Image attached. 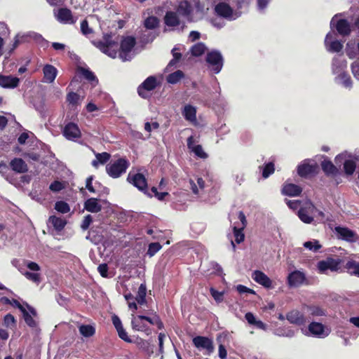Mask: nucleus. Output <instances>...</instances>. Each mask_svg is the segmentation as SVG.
Listing matches in <instances>:
<instances>
[{
    "label": "nucleus",
    "mask_w": 359,
    "mask_h": 359,
    "mask_svg": "<svg viewBox=\"0 0 359 359\" xmlns=\"http://www.w3.org/2000/svg\"><path fill=\"white\" fill-rule=\"evenodd\" d=\"M27 267L33 272L26 271L23 273V275L28 280L39 284L41 282L40 273H37L41 269L39 265L34 262H28L27 263Z\"/></svg>",
    "instance_id": "f8f14e48"
},
{
    "label": "nucleus",
    "mask_w": 359,
    "mask_h": 359,
    "mask_svg": "<svg viewBox=\"0 0 359 359\" xmlns=\"http://www.w3.org/2000/svg\"><path fill=\"white\" fill-rule=\"evenodd\" d=\"M317 208L310 201H305L300 207L298 211V217L302 222L306 224H311L313 222L316 217Z\"/></svg>",
    "instance_id": "39448f33"
},
{
    "label": "nucleus",
    "mask_w": 359,
    "mask_h": 359,
    "mask_svg": "<svg viewBox=\"0 0 359 359\" xmlns=\"http://www.w3.org/2000/svg\"><path fill=\"white\" fill-rule=\"evenodd\" d=\"M118 337L126 342H132L130 338L128 337L127 332L125 330L123 327L118 328L116 330Z\"/></svg>",
    "instance_id": "4d7b16f0"
},
{
    "label": "nucleus",
    "mask_w": 359,
    "mask_h": 359,
    "mask_svg": "<svg viewBox=\"0 0 359 359\" xmlns=\"http://www.w3.org/2000/svg\"><path fill=\"white\" fill-rule=\"evenodd\" d=\"M318 165L316 163L309 164L305 161L304 163L298 166L297 172L301 177H306L309 175L314 174L317 172Z\"/></svg>",
    "instance_id": "4be33fe9"
},
{
    "label": "nucleus",
    "mask_w": 359,
    "mask_h": 359,
    "mask_svg": "<svg viewBox=\"0 0 359 359\" xmlns=\"http://www.w3.org/2000/svg\"><path fill=\"white\" fill-rule=\"evenodd\" d=\"M194 346L199 349H205L208 353L213 351L214 347L212 341L208 337H196L193 339Z\"/></svg>",
    "instance_id": "dca6fc26"
},
{
    "label": "nucleus",
    "mask_w": 359,
    "mask_h": 359,
    "mask_svg": "<svg viewBox=\"0 0 359 359\" xmlns=\"http://www.w3.org/2000/svg\"><path fill=\"white\" fill-rule=\"evenodd\" d=\"M147 287L145 284H141L138 288L137 294L135 297L137 303L140 305L146 303Z\"/></svg>",
    "instance_id": "c9c22d12"
},
{
    "label": "nucleus",
    "mask_w": 359,
    "mask_h": 359,
    "mask_svg": "<svg viewBox=\"0 0 359 359\" xmlns=\"http://www.w3.org/2000/svg\"><path fill=\"white\" fill-rule=\"evenodd\" d=\"M62 134L67 140L72 141H76L81 136V130L77 124L72 122L65 126Z\"/></svg>",
    "instance_id": "9d476101"
},
{
    "label": "nucleus",
    "mask_w": 359,
    "mask_h": 359,
    "mask_svg": "<svg viewBox=\"0 0 359 359\" xmlns=\"http://www.w3.org/2000/svg\"><path fill=\"white\" fill-rule=\"evenodd\" d=\"M96 46L104 54L111 58H116L118 52V43L111 40V34H104L103 41L96 43Z\"/></svg>",
    "instance_id": "f03ea898"
},
{
    "label": "nucleus",
    "mask_w": 359,
    "mask_h": 359,
    "mask_svg": "<svg viewBox=\"0 0 359 359\" xmlns=\"http://www.w3.org/2000/svg\"><path fill=\"white\" fill-rule=\"evenodd\" d=\"M135 343L139 348L144 351H147L148 349L149 343L146 340L142 339H137Z\"/></svg>",
    "instance_id": "0e129e2a"
},
{
    "label": "nucleus",
    "mask_w": 359,
    "mask_h": 359,
    "mask_svg": "<svg viewBox=\"0 0 359 359\" xmlns=\"http://www.w3.org/2000/svg\"><path fill=\"white\" fill-rule=\"evenodd\" d=\"M302 332L306 336H313L318 338H325L327 337L330 330L320 323L312 322L309 325L308 330L302 327Z\"/></svg>",
    "instance_id": "20e7f679"
},
{
    "label": "nucleus",
    "mask_w": 359,
    "mask_h": 359,
    "mask_svg": "<svg viewBox=\"0 0 359 359\" xmlns=\"http://www.w3.org/2000/svg\"><path fill=\"white\" fill-rule=\"evenodd\" d=\"M67 100L69 102V104L76 105L81 102V97L76 93L71 91L68 93L67 96Z\"/></svg>",
    "instance_id": "09e8293b"
},
{
    "label": "nucleus",
    "mask_w": 359,
    "mask_h": 359,
    "mask_svg": "<svg viewBox=\"0 0 359 359\" xmlns=\"http://www.w3.org/2000/svg\"><path fill=\"white\" fill-rule=\"evenodd\" d=\"M26 309H24V311H22L23 318L26 323V324L32 327L36 328L38 326L37 321L36 318L37 317V312L34 308L25 303Z\"/></svg>",
    "instance_id": "1a4fd4ad"
},
{
    "label": "nucleus",
    "mask_w": 359,
    "mask_h": 359,
    "mask_svg": "<svg viewBox=\"0 0 359 359\" xmlns=\"http://www.w3.org/2000/svg\"><path fill=\"white\" fill-rule=\"evenodd\" d=\"M245 318L250 325H255L256 327L262 330H266L267 329L266 325L262 321L257 320L252 313L248 312L245 313Z\"/></svg>",
    "instance_id": "2f4dec72"
},
{
    "label": "nucleus",
    "mask_w": 359,
    "mask_h": 359,
    "mask_svg": "<svg viewBox=\"0 0 359 359\" xmlns=\"http://www.w3.org/2000/svg\"><path fill=\"white\" fill-rule=\"evenodd\" d=\"M205 61L214 74H218L224 65V58L222 53L217 50L208 52L205 57Z\"/></svg>",
    "instance_id": "7ed1b4c3"
},
{
    "label": "nucleus",
    "mask_w": 359,
    "mask_h": 359,
    "mask_svg": "<svg viewBox=\"0 0 359 359\" xmlns=\"http://www.w3.org/2000/svg\"><path fill=\"white\" fill-rule=\"evenodd\" d=\"M274 172V165L272 163H269L265 165L263 170L262 176L264 178L268 177L271 174Z\"/></svg>",
    "instance_id": "6e6d98bb"
},
{
    "label": "nucleus",
    "mask_w": 359,
    "mask_h": 359,
    "mask_svg": "<svg viewBox=\"0 0 359 359\" xmlns=\"http://www.w3.org/2000/svg\"><path fill=\"white\" fill-rule=\"evenodd\" d=\"M351 69L355 78L359 80V61H355L352 64Z\"/></svg>",
    "instance_id": "69168bd1"
},
{
    "label": "nucleus",
    "mask_w": 359,
    "mask_h": 359,
    "mask_svg": "<svg viewBox=\"0 0 359 359\" xmlns=\"http://www.w3.org/2000/svg\"><path fill=\"white\" fill-rule=\"evenodd\" d=\"M233 229L236 242L237 243H241L244 241L245 238V235L243 233V230L244 229L233 226Z\"/></svg>",
    "instance_id": "603ef678"
},
{
    "label": "nucleus",
    "mask_w": 359,
    "mask_h": 359,
    "mask_svg": "<svg viewBox=\"0 0 359 359\" xmlns=\"http://www.w3.org/2000/svg\"><path fill=\"white\" fill-rule=\"evenodd\" d=\"M128 181L136 187L139 190L147 193V183L145 177L141 173L133 175L130 172L127 178Z\"/></svg>",
    "instance_id": "9b49d317"
},
{
    "label": "nucleus",
    "mask_w": 359,
    "mask_h": 359,
    "mask_svg": "<svg viewBox=\"0 0 359 359\" xmlns=\"http://www.w3.org/2000/svg\"><path fill=\"white\" fill-rule=\"evenodd\" d=\"M210 291L211 295L212 296V297L217 302L219 303L223 301V297H224L223 292H219L212 287L210 288Z\"/></svg>",
    "instance_id": "5fc2aeb1"
},
{
    "label": "nucleus",
    "mask_w": 359,
    "mask_h": 359,
    "mask_svg": "<svg viewBox=\"0 0 359 359\" xmlns=\"http://www.w3.org/2000/svg\"><path fill=\"white\" fill-rule=\"evenodd\" d=\"M215 11L219 16L224 18H231L233 11L232 8L225 2H220L215 7Z\"/></svg>",
    "instance_id": "412c9836"
},
{
    "label": "nucleus",
    "mask_w": 359,
    "mask_h": 359,
    "mask_svg": "<svg viewBox=\"0 0 359 359\" xmlns=\"http://www.w3.org/2000/svg\"><path fill=\"white\" fill-rule=\"evenodd\" d=\"M323 172L328 176H335L339 173V169L328 160H324L321 163Z\"/></svg>",
    "instance_id": "7c9ffc66"
},
{
    "label": "nucleus",
    "mask_w": 359,
    "mask_h": 359,
    "mask_svg": "<svg viewBox=\"0 0 359 359\" xmlns=\"http://www.w3.org/2000/svg\"><path fill=\"white\" fill-rule=\"evenodd\" d=\"M76 72L77 75L83 81V85L87 83L90 88H94L98 85L99 80L97 77L89 68L78 67Z\"/></svg>",
    "instance_id": "423d86ee"
},
{
    "label": "nucleus",
    "mask_w": 359,
    "mask_h": 359,
    "mask_svg": "<svg viewBox=\"0 0 359 359\" xmlns=\"http://www.w3.org/2000/svg\"><path fill=\"white\" fill-rule=\"evenodd\" d=\"M302 191L299 186L291 183L285 184L282 189L283 194L292 197L299 196Z\"/></svg>",
    "instance_id": "cd10ccee"
},
{
    "label": "nucleus",
    "mask_w": 359,
    "mask_h": 359,
    "mask_svg": "<svg viewBox=\"0 0 359 359\" xmlns=\"http://www.w3.org/2000/svg\"><path fill=\"white\" fill-rule=\"evenodd\" d=\"M136 44L135 38L131 36L122 39L120 43L119 57L123 61H126L128 54L131 52Z\"/></svg>",
    "instance_id": "6e6552de"
},
{
    "label": "nucleus",
    "mask_w": 359,
    "mask_h": 359,
    "mask_svg": "<svg viewBox=\"0 0 359 359\" xmlns=\"http://www.w3.org/2000/svg\"><path fill=\"white\" fill-rule=\"evenodd\" d=\"M286 319L290 323L297 325L298 326L305 325L306 323V317L297 310H292L287 313L286 315Z\"/></svg>",
    "instance_id": "f3484780"
},
{
    "label": "nucleus",
    "mask_w": 359,
    "mask_h": 359,
    "mask_svg": "<svg viewBox=\"0 0 359 359\" xmlns=\"http://www.w3.org/2000/svg\"><path fill=\"white\" fill-rule=\"evenodd\" d=\"M184 77V72L182 70H177L175 72H172V73L168 74L166 76V81L168 83L176 84L179 81H180V80L182 79H183Z\"/></svg>",
    "instance_id": "f704fd0d"
},
{
    "label": "nucleus",
    "mask_w": 359,
    "mask_h": 359,
    "mask_svg": "<svg viewBox=\"0 0 359 359\" xmlns=\"http://www.w3.org/2000/svg\"><path fill=\"white\" fill-rule=\"evenodd\" d=\"M55 209L61 213H67L70 210L69 205L64 201H57L55 203Z\"/></svg>",
    "instance_id": "8fccbe9b"
},
{
    "label": "nucleus",
    "mask_w": 359,
    "mask_h": 359,
    "mask_svg": "<svg viewBox=\"0 0 359 359\" xmlns=\"http://www.w3.org/2000/svg\"><path fill=\"white\" fill-rule=\"evenodd\" d=\"M4 325L7 328H15L16 326V320L14 316L10 313L6 315L4 318Z\"/></svg>",
    "instance_id": "de8ad7c7"
},
{
    "label": "nucleus",
    "mask_w": 359,
    "mask_h": 359,
    "mask_svg": "<svg viewBox=\"0 0 359 359\" xmlns=\"http://www.w3.org/2000/svg\"><path fill=\"white\" fill-rule=\"evenodd\" d=\"M19 81L18 77L0 75V86L3 88H15L18 86Z\"/></svg>",
    "instance_id": "bb28decb"
},
{
    "label": "nucleus",
    "mask_w": 359,
    "mask_h": 359,
    "mask_svg": "<svg viewBox=\"0 0 359 359\" xmlns=\"http://www.w3.org/2000/svg\"><path fill=\"white\" fill-rule=\"evenodd\" d=\"M356 168V163L351 159L345 160L344 162V172L347 175L353 174Z\"/></svg>",
    "instance_id": "79ce46f5"
},
{
    "label": "nucleus",
    "mask_w": 359,
    "mask_h": 359,
    "mask_svg": "<svg viewBox=\"0 0 359 359\" xmlns=\"http://www.w3.org/2000/svg\"><path fill=\"white\" fill-rule=\"evenodd\" d=\"M274 334L279 337H292L295 332L290 328L279 327L274 331Z\"/></svg>",
    "instance_id": "37998d69"
},
{
    "label": "nucleus",
    "mask_w": 359,
    "mask_h": 359,
    "mask_svg": "<svg viewBox=\"0 0 359 359\" xmlns=\"http://www.w3.org/2000/svg\"><path fill=\"white\" fill-rule=\"evenodd\" d=\"M199 158H206L208 157L207 154L203 151L201 145L197 144L194 149L192 151Z\"/></svg>",
    "instance_id": "13d9d810"
},
{
    "label": "nucleus",
    "mask_w": 359,
    "mask_h": 359,
    "mask_svg": "<svg viewBox=\"0 0 359 359\" xmlns=\"http://www.w3.org/2000/svg\"><path fill=\"white\" fill-rule=\"evenodd\" d=\"M335 231L341 239L348 242H356L358 239L355 232L346 227L337 226L335 228Z\"/></svg>",
    "instance_id": "2eb2a0df"
},
{
    "label": "nucleus",
    "mask_w": 359,
    "mask_h": 359,
    "mask_svg": "<svg viewBox=\"0 0 359 359\" xmlns=\"http://www.w3.org/2000/svg\"><path fill=\"white\" fill-rule=\"evenodd\" d=\"M12 169L19 173H23L27 171L26 163L21 158H14L11 162Z\"/></svg>",
    "instance_id": "473e14b6"
},
{
    "label": "nucleus",
    "mask_w": 359,
    "mask_h": 359,
    "mask_svg": "<svg viewBox=\"0 0 359 359\" xmlns=\"http://www.w3.org/2000/svg\"><path fill=\"white\" fill-rule=\"evenodd\" d=\"M161 245L158 243H151L149 245L147 254L150 257H153L156 252L161 249Z\"/></svg>",
    "instance_id": "864d4df0"
},
{
    "label": "nucleus",
    "mask_w": 359,
    "mask_h": 359,
    "mask_svg": "<svg viewBox=\"0 0 359 359\" xmlns=\"http://www.w3.org/2000/svg\"><path fill=\"white\" fill-rule=\"evenodd\" d=\"M310 313L315 316H321L324 315V311L319 307H311Z\"/></svg>",
    "instance_id": "774afa93"
},
{
    "label": "nucleus",
    "mask_w": 359,
    "mask_h": 359,
    "mask_svg": "<svg viewBox=\"0 0 359 359\" xmlns=\"http://www.w3.org/2000/svg\"><path fill=\"white\" fill-rule=\"evenodd\" d=\"M65 187L66 184L65 182L56 180L50 184L49 189L53 192H59L64 189Z\"/></svg>",
    "instance_id": "3c124183"
},
{
    "label": "nucleus",
    "mask_w": 359,
    "mask_h": 359,
    "mask_svg": "<svg viewBox=\"0 0 359 359\" xmlns=\"http://www.w3.org/2000/svg\"><path fill=\"white\" fill-rule=\"evenodd\" d=\"M335 28L337 32L343 36H348L351 32V25L346 19L339 20L336 23Z\"/></svg>",
    "instance_id": "5701e85b"
},
{
    "label": "nucleus",
    "mask_w": 359,
    "mask_h": 359,
    "mask_svg": "<svg viewBox=\"0 0 359 359\" xmlns=\"http://www.w3.org/2000/svg\"><path fill=\"white\" fill-rule=\"evenodd\" d=\"M81 30L82 33L85 35L91 34L93 32L92 29L90 28L88 26V22L87 20H83L81 22Z\"/></svg>",
    "instance_id": "bf43d9fd"
},
{
    "label": "nucleus",
    "mask_w": 359,
    "mask_h": 359,
    "mask_svg": "<svg viewBox=\"0 0 359 359\" xmlns=\"http://www.w3.org/2000/svg\"><path fill=\"white\" fill-rule=\"evenodd\" d=\"M345 268L346 269L347 271L351 274L355 275L357 276H359V262L354 261V260H350L347 262L346 264Z\"/></svg>",
    "instance_id": "4c0bfd02"
},
{
    "label": "nucleus",
    "mask_w": 359,
    "mask_h": 359,
    "mask_svg": "<svg viewBox=\"0 0 359 359\" xmlns=\"http://www.w3.org/2000/svg\"><path fill=\"white\" fill-rule=\"evenodd\" d=\"M236 290L239 294H244V293L255 294V292L253 290L248 288L246 286L243 285H238L236 286Z\"/></svg>",
    "instance_id": "680f3d73"
},
{
    "label": "nucleus",
    "mask_w": 359,
    "mask_h": 359,
    "mask_svg": "<svg viewBox=\"0 0 359 359\" xmlns=\"http://www.w3.org/2000/svg\"><path fill=\"white\" fill-rule=\"evenodd\" d=\"M252 278L256 283L266 288H271L272 286L271 280L261 271H255L252 274Z\"/></svg>",
    "instance_id": "a211bd4d"
},
{
    "label": "nucleus",
    "mask_w": 359,
    "mask_h": 359,
    "mask_svg": "<svg viewBox=\"0 0 359 359\" xmlns=\"http://www.w3.org/2000/svg\"><path fill=\"white\" fill-rule=\"evenodd\" d=\"M182 115L187 121L196 124V109L194 107L190 104L185 105L182 110Z\"/></svg>",
    "instance_id": "a878e982"
},
{
    "label": "nucleus",
    "mask_w": 359,
    "mask_h": 359,
    "mask_svg": "<svg viewBox=\"0 0 359 359\" xmlns=\"http://www.w3.org/2000/svg\"><path fill=\"white\" fill-rule=\"evenodd\" d=\"M129 165L130 163L128 160L123 158H120L116 161H112L107 164L106 166V171L110 177L113 178H118L126 172Z\"/></svg>",
    "instance_id": "f257e3e1"
},
{
    "label": "nucleus",
    "mask_w": 359,
    "mask_h": 359,
    "mask_svg": "<svg viewBox=\"0 0 359 359\" xmlns=\"http://www.w3.org/2000/svg\"><path fill=\"white\" fill-rule=\"evenodd\" d=\"M338 79L344 88H351L352 81L349 74L343 72L338 76Z\"/></svg>",
    "instance_id": "a18cd8bd"
},
{
    "label": "nucleus",
    "mask_w": 359,
    "mask_h": 359,
    "mask_svg": "<svg viewBox=\"0 0 359 359\" xmlns=\"http://www.w3.org/2000/svg\"><path fill=\"white\" fill-rule=\"evenodd\" d=\"M191 6L190 4L187 1H184L181 2L177 8V12L184 15L187 16L191 13Z\"/></svg>",
    "instance_id": "c03bdc74"
},
{
    "label": "nucleus",
    "mask_w": 359,
    "mask_h": 359,
    "mask_svg": "<svg viewBox=\"0 0 359 359\" xmlns=\"http://www.w3.org/2000/svg\"><path fill=\"white\" fill-rule=\"evenodd\" d=\"M43 81L47 83H52L57 73V69L51 65H46L43 68Z\"/></svg>",
    "instance_id": "393cba45"
},
{
    "label": "nucleus",
    "mask_w": 359,
    "mask_h": 359,
    "mask_svg": "<svg viewBox=\"0 0 359 359\" xmlns=\"http://www.w3.org/2000/svg\"><path fill=\"white\" fill-rule=\"evenodd\" d=\"M303 245L305 248L313 252H318L322 247L317 240L306 241Z\"/></svg>",
    "instance_id": "49530a36"
},
{
    "label": "nucleus",
    "mask_w": 359,
    "mask_h": 359,
    "mask_svg": "<svg viewBox=\"0 0 359 359\" xmlns=\"http://www.w3.org/2000/svg\"><path fill=\"white\" fill-rule=\"evenodd\" d=\"M205 50H206V47H205V44L202 42H199V43L194 44L191 48L190 51H191V53L192 55H194L195 57H199L205 53Z\"/></svg>",
    "instance_id": "58836bf2"
},
{
    "label": "nucleus",
    "mask_w": 359,
    "mask_h": 359,
    "mask_svg": "<svg viewBox=\"0 0 359 359\" xmlns=\"http://www.w3.org/2000/svg\"><path fill=\"white\" fill-rule=\"evenodd\" d=\"M95 159L92 161V165L97 168L100 164H104L110 158V154L107 152L97 153L95 154Z\"/></svg>",
    "instance_id": "72a5a7b5"
},
{
    "label": "nucleus",
    "mask_w": 359,
    "mask_h": 359,
    "mask_svg": "<svg viewBox=\"0 0 359 359\" xmlns=\"http://www.w3.org/2000/svg\"><path fill=\"white\" fill-rule=\"evenodd\" d=\"M131 325L134 330L143 332L147 335H149L151 333L150 328L145 323V320H144V318L142 315L137 316H134V315H133Z\"/></svg>",
    "instance_id": "ddd939ff"
},
{
    "label": "nucleus",
    "mask_w": 359,
    "mask_h": 359,
    "mask_svg": "<svg viewBox=\"0 0 359 359\" xmlns=\"http://www.w3.org/2000/svg\"><path fill=\"white\" fill-rule=\"evenodd\" d=\"M57 19L63 24H74L76 22L71 10L67 8L58 9Z\"/></svg>",
    "instance_id": "6ab92c4d"
},
{
    "label": "nucleus",
    "mask_w": 359,
    "mask_h": 359,
    "mask_svg": "<svg viewBox=\"0 0 359 359\" xmlns=\"http://www.w3.org/2000/svg\"><path fill=\"white\" fill-rule=\"evenodd\" d=\"M97 270L102 277H107L108 266L106 264H100Z\"/></svg>",
    "instance_id": "338daca9"
},
{
    "label": "nucleus",
    "mask_w": 359,
    "mask_h": 359,
    "mask_svg": "<svg viewBox=\"0 0 359 359\" xmlns=\"http://www.w3.org/2000/svg\"><path fill=\"white\" fill-rule=\"evenodd\" d=\"M84 208L88 212L97 213L102 210V205L98 199L90 198L84 203Z\"/></svg>",
    "instance_id": "c85d7f7f"
},
{
    "label": "nucleus",
    "mask_w": 359,
    "mask_h": 359,
    "mask_svg": "<svg viewBox=\"0 0 359 359\" xmlns=\"http://www.w3.org/2000/svg\"><path fill=\"white\" fill-rule=\"evenodd\" d=\"M306 280L305 274L300 271H294L287 276V284L290 287H298Z\"/></svg>",
    "instance_id": "4468645a"
},
{
    "label": "nucleus",
    "mask_w": 359,
    "mask_h": 359,
    "mask_svg": "<svg viewBox=\"0 0 359 359\" xmlns=\"http://www.w3.org/2000/svg\"><path fill=\"white\" fill-rule=\"evenodd\" d=\"M333 34L331 33H328L325 39V44L327 47V50L330 52L339 53L343 48V44L341 41L338 40H334Z\"/></svg>",
    "instance_id": "aec40b11"
},
{
    "label": "nucleus",
    "mask_w": 359,
    "mask_h": 359,
    "mask_svg": "<svg viewBox=\"0 0 359 359\" xmlns=\"http://www.w3.org/2000/svg\"><path fill=\"white\" fill-rule=\"evenodd\" d=\"M341 260L339 259H333L328 257L325 260L320 261L318 263L317 268L321 273H328V271H337L339 269Z\"/></svg>",
    "instance_id": "0eeeda50"
},
{
    "label": "nucleus",
    "mask_w": 359,
    "mask_h": 359,
    "mask_svg": "<svg viewBox=\"0 0 359 359\" xmlns=\"http://www.w3.org/2000/svg\"><path fill=\"white\" fill-rule=\"evenodd\" d=\"M92 221H93V218H92L91 215H86L84 217V219L82 222V224L81 225V229L83 230L88 229L90 224H91Z\"/></svg>",
    "instance_id": "e2e57ef3"
},
{
    "label": "nucleus",
    "mask_w": 359,
    "mask_h": 359,
    "mask_svg": "<svg viewBox=\"0 0 359 359\" xmlns=\"http://www.w3.org/2000/svg\"><path fill=\"white\" fill-rule=\"evenodd\" d=\"M159 19L156 16H149L144 21V26L147 29H154L159 26Z\"/></svg>",
    "instance_id": "e433bc0d"
},
{
    "label": "nucleus",
    "mask_w": 359,
    "mask_h": 359,
    "mask_svg": "<svg viewBox=\"0 0 359 359\" xmlns=\"http://www.w3.org/2000/svg\"><path fill=\"white\" fill-rule=\"evenodd\" d=\"M159 128V123L158 122H153L150 123L149 122H146L144 123V130L148 132L151 133L152 130H156Z\"/></svg>",
    "instance_id": "052dcab7"
},
{
    "label": "nucleus",
    "mask_w": 359,
    "mask_h": 359,
    "mask_svg": "<svg viewBox=\"0 0 359 359\" xmlns=\"http://www.w3.org/2000/svg\"><path fill=\"white\" fill-rule=\"evenodd\" d=\"M49 222H50L54 228L58 231L62 230L66 224V222L63 219L55 216L50 217Z\"/></svg>",
    "instance_id": "a19ab883"
},
{
    "label": "nucleus",
    "mask_w": 359,
    "mask_h": 359,
    "mask_svg": "<svg viewBox=\"0 0 359 359\" xmlns=\"http://www.w3.org/2000/svg\"><path fill=\"white\" fill-rule=\"evenodd\" d=\"M79 332L85 337H90L94 335L95 329L90 325H81L79 326Z\"/></svg>",
    "instance_id": "ea45409f"
},
{
    "label": "nucleus",
    "mask_w": 359,
    "mask_h": 359,
    "mask_svg": "<svg viewBox=\"0 0 359 359\" xmlns=\"http://www.w3.org/2000/svg\"><path fill=\"white\" fill-rule=\"evenodd\" d=\"M164 22L168 27H177L180 25V20L175 12L167 11L164 16Z\"/></svg>",
    "instance_id": "c756f323"
},
{
    "label": "nucleus",
    "mask_w": 359,
    "mask_h": 359,
    "mask_svg": "<svg viewBox=\"0 0 359 359\" xmlns=\"http://www.w3.org/2000/svg\"><path fill=\"white\" fill-rule=\"evenodd\" d=\"M160 84L154 76L147 77L137 88V90H154Z\"/></svg>",
    "instance_id": "b1692460"
}]
</instances>
